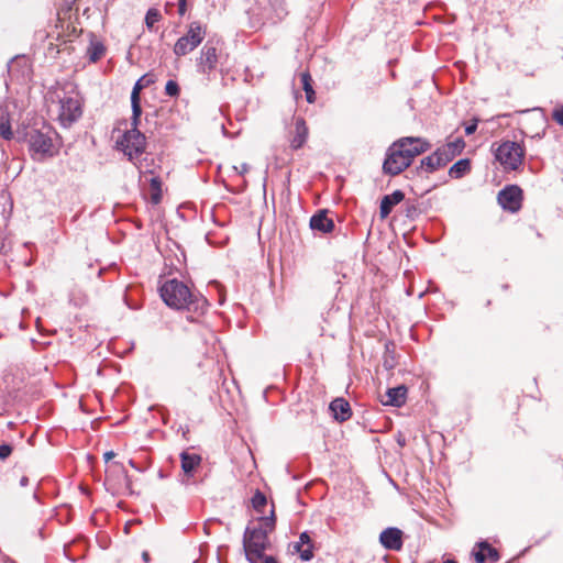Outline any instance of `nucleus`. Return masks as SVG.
<instances>
[{"instance_id": "obj_1", "label": "nucleus", "mask_w": 563, "mask_h": 563, "mask_svg": "<svg viewBox=\"0 0 563 563\" xmlns=\"http://www.w3.org/2000/svg\"><path fill=\"white\" fill-rule=\"evenodd\" d=\"M159 294L164 302L176 310L185 309L190 312L203 313L207 308V300L200 294H195L186 284L176 278L166 280L161 286Z\"/></svg>"}, {"instance_id": "obj_2", "label": "nucleus", "mask_w": 563, "mask_h": 563, "mask_svg": "<svg viewBox=\"0 0 563 563\" xmlns=\"http://www.w3.org/2000/svg\"><path fill=\"white\" fill-rule=\"evenodd\" d=\"M274 505L269 516H258L255 521L249 522V555L265 551L269 545L268 533L275 529Z\"/></svg>"}, {"instance_id": "obj_3", "label": "nucleus", "mask_w": 563, "mask_h": 563, "mask_svg": "<svg viewBox=\"0 0 563 563\" xmlns=\"http://www.w3.org/2000/svg\"><path fill=\"white\" fill-rule=\"evenodd\" d=\"M494 156L504 170H518L523 163L526 148L518 142L506 140L494 148Z\"/></svg>"}, {"instance_id": "obj_4", "label": "nucleus", "mask_w": 563, "mask_h": 563, "mask_svg": "<svg viewBox=\"0 0 563 563\" xmlns=\"http://www.w3.org/2000/svg\"><path fill=\"white\" fill-rule=\"evenodd\" d=\"M206 33V27L199 21L191 22L186 34L175 43L174 54L180 57L191 53L205 40Z\"/></svg>"}, {"instance_id": "obj_5", "label": "nucleus", "mask_w": 563, "mask_h": 563, "mask_svg": "<svg viewBox=\"0 0 563 563\" xmlns=\"http://www.w3.org/2000/svg\"><path fill=\"white\" fill-rule=\"evenodd\" d=\"M132 129L123 133L117 141V148L122 151L129 161L142 155L145 151V136L137 130V124L132 123Z\"/></svg>"}, {"instance_id": "obj_6", "label": "nucleus", "mask_w": 563, "mask_h": 563, "mask_svg": "<svg viewBox=\"0 0 563 563\" xmlns=\"http://www.w3.org/2000/svg\"><path fill=\"white\" fill-rule=\"evenodd\" d=\"M393 145L399 146L398 150L401 152L405 159L409 161V165H411L416 156L426 153L431 147V144L428 141L413 136L401 137L395 141Z\"/></svg>"}, {"instance_id": "obj_7", "label": "nucleus", "mask_w": 563, "mask_h": 563, "mask_svg": "<svg viewBox=\"0 0 563 563\" xmlns=\"http://www.w3.org/2000/svg\"><path fill=\"white\" fill-rule=\"evenodd\" d=\"M523 191L518 185H507L497 195L499 206L511 213L521 209Z\"/></svg>"}, {"instance_id": "obj_8", "label": "nucleus", "mask_w": 563, "mask_h": 563, "mask_svg": "<svg viewBox=\"0 0 563 563\" xmlns=\"http://www.w3.org/2000/svg\"><path fill=\"white\" fill-rule=\"evenodd\" d=\"M398 147V145L391 144L386 151L383 162V173L385 175L397 176L410 166L409 161L405 159Z\"/></svg>"}, {"instance_id": "obj_9", "label": "nucleus", "mask_w": 563, "mask_h": 563, "mask_svg": "<svg viewBox=\"0 0 563 563\" xmlns=\"http://www.w3.org/2000/svg\"><path fill=\"white\" fill-rule=\"evenodd\" d=\"M59 103V122L64 128H68L81 117V102L77 97H64Z\"/></svg>"}, {"instance_id": "obj_10", "label": "nucleus", "mask_w": 563, "mask_h": 563, "mask_svg": "<svg viewBox=\"0 0 563 563\" xmlns=\"http://www.w3.org/2000/svg\"><path fill=\"white\" fill-rule=\"evenodd\" d=\"M155 81L154 76L152 74H145L142 76L134 85L132 93H131V103H132V121L133 124H139L140 117L142 114L140 92L145 87L150 86Z\"/></svg>"}, {"instance_id": "obj_11", "label": "nucleus", "mask_w": 563, "mask_h": 563, "mask_svg": "<svg viewBox=\"0 0 563 563\" xmlns=\"http://www.w3.org/2000/svg\"><path fill=\"white\" fill-rule=\"evenodd\" d=\"M309 228L313 232L328 234L335 229V223L333 219L329 218L328 209H319L311 216L309 220Z\"/></svg>"}, {"instance_id": "obj_12", "label": "nucleus", "mask_w": 563, "mask_h": 563, "mask_svg": "<svg viewBox=\"0 0 563 563\" xmlns=\"http://www.w3.org/2000/svg\"><path fill=\"white\" fill-rule=\"evenodd\" d=\"M404 532L396 527H388L379 534L380 544L389 551H399L404 545Z\"/></svg>"}, {"instance_id": "obj_13", "label": "nucleus", "mask_w": 563, "mask_h": 563, "mask_svg": "<svg viewBox=\"0 0 563 563\" xmlns=\"http://www.w3.org/2000/svg\"><path fill=\"white\" fill-rule=\"evenodd\" d=\"M217 64V48L210 42H207L201 48L200 57L198 59L199 71L209 75L213 69H216Z\"/></svg>"}, {"instance_id": "obj_14", "label": "nucleus", "mask_w": 563, "mask_h": 563, "mask_svg": "<svg viewBox=\"0 0 563 563\" xmlns=\"http://www.w3.org/2000/svg\"><path fill=\"white\" fill-rule=\"evenodd\" d=\"M29 144L30 148L36 154L52 155V139L38 130H32L29 133Z\"/></svg>"}, {"instance_id": "obj_15", "label": "nucleus", "mask_w": 563, "mask_h": 563, "mask_svg": "<svg viewBox=\"0 0 563 563\" xmlns=\"http://www.w3.org/2000/svg\"><path fill=\"white\" fill-rule=\"evenodd\" d=\"M465 147V141L463 137H457L454 141L448 142L442 146L438 147V154L441 156L443 162L448 165L457 155H460Z\"/></svg>"}, {"instance_id": "obj_16", "label": "nucleus", "mask_w": 563, "mask_h": 563, "mask_svg": "<svg viewBox=\"0 0 563 563\" xmlns=\"http://www.w3.org/2000/svg\"><path fill=\"white\" fill-rule=\"evenodd\" d=\"M477 551H473L472 554L476 563H485L489 560L493 563L499 561L500 555L497 549L493 548L486 540H482L476 543Z\"/></svg>"}, {"instance_id": "obj_17", "label": "nucleus", "mask_w": 563, "mask_h": 563, "mask_svg": "<svg viewBox=\"0 0 563 563\" xmlns=\"http://www.w3.org/2000/svg\"><path fill=\"white\" fill-rule=\"evenodd\" d=\"M330 411L333 418L339 422L349 420L352 416L351 406L347 400L342 397L335 398L330 402Z\"/></svg>"}, {"instance_id": "obj_18", "label": "nucleus", "mask_w": 563, "mask_h": 563, "mask_svg": "<svg viewBox=\"0 0 563 563\" xmlns=\"http://www.w3.org/2000/svg\"><path fill=\"white\" fill-rule=\"evenodd\" d=\"M294 550L299 553L301 561L308 562L313 558V544L308 531L299 534V540L294 544Z\"/></svg>"}, {"instance_id": "obj_19", "label": "nucleus", "mask_w": 563, "mask_h": 563, "mask_svg": "<svg viewBox=\"0 0 563 563\" xmlns=\"http://www.w3.org/2000/svg\"><path fill=\"white\" fill-rule=\"evenodd\" d=\"M404 199H405V194L400 189H397L389 195H385L382 198L380 206H379L380 218L382 219L387 218L390 214V212L393 211V208L395 206H397L398 203H400Z\"/></svg>"}, {"instance_id": "obj_20", "label": "nucleus", "mask_w": 563, "mask_h": 563, "mask_svg": "<svg viewBox=\"0 0 563 563\" xmlns=\"http://www.w3.org/2000/svg\"><path fill=\"white\" fill-rule=\"evenodd\" d=\"M446 166L441 156L438 154L435 150L432 154L423 157L420 161V165L417 167V173L426 172L427 174H432L435 170Z\"/></svg>"}, {"instance_id": "obj_21", "label": "nucleus", "mask_w": 563, "mask_h": 563, "mask_svg": "<svg viewBox=\"0 0 563 563\" xmlns=\"http://www.w3.org/2000/svg\"><path fill=\"white\" fill-rule=\"evenodd\" d=\"M386 400H383L385 406L401 407L406 402L407 387L399 385L393 388H388L386 391Z\"/></svg>"}, {"instance_id": "obj_22", "label": "nucleus", "mask_w": 563, "mask_h": 563, "mask_svg": "<svg viewBox=\"0 0 563 563\" xmlns=\"http://www.w3.org/2000/svg\"><path fill=\"white\" fill-rule=\"evenodd\" d=\"M308 137V128L303 118H297L295 121L294 136L290 140V147L299 150L303 146Z\"/></svg>"}, {"instance_id": "obj_23", "label": "nucleus", "mask_w": 563, "mask_h": 563, "mask_svg": "<svg viewBox=\"0 0 563 563\" xmlns=\"http://www.w3.org/2000/svg\"><path fill=\"white\" fill-rule=\"evenodd\" d=\"M472 164L470 158H461L449 168V176L453 179H460L471 172Z\"/></svg>"}, {"instance_id": "obj_24", "label": "nucleus", "mask_w": 563, "mask_h": 563, "mask_svg": "<svg viewBox=\"0 0 563 563\" xmlns=\"http://www.w3.org/2000/svg\"><path fill=\"white\" fill-rule=\"evenodd\" d=\"M181 468L186 475H191L194 470L200 464L201 457L194 453L183 452L180 454Z\"/></svg>"}, {"instance_id": "obj_25", "label": "nucleus", "mask_w": 563, "mask_h": 563, "mask_svg": "<svg viewBox=\"0 0 563 563\" xmlns=\"http://www.w3.org/2000/svg\"><path fill=\"white\" fill-rule=\"evenodd\" d=\"M300 80L302 85V89L306 93V100L308 103H313L316 101V91L313 89V80L308 70L302 71L300 74Z\"/></svg>"}, {"instance_id": "obj_26", "label": "nucleus", "mask_w": 563, "mask_h": 563, "mask_svg": "<svg viewBox=\"0 0 563 563\" xmlns=\"http://www.w3.org/2000/svg\"><path fill=\"white\" fill-rule=\"evenodd\" d=\"M12 135L9 111L5 107H0V136L4 140H11Z\"/></svg>"}, {"instance_id": "obj_27", "label": "nucleus", "mask_w": 563, "mask_h": 563, "mask_svg": "<svg viewBox=\"0 0 563 563\" xmlns=\"http://www.w3.org/2000/svg\"><path fill=\"white\" fill-rule=\"evenodd\" d=\"M397 362H396V351H395V343L393 341H387L385 343V351H384V366L386 369H393L395 368Z\"/></svg>"}, {"instance_id": "obj_28", "label": "nucleus", "mask_w": 563, "mask_h": 563, "mask_svg": "<svg viewBox=\"0 0 563 563\" xmlns=\"http://www.w3.org/2000/svg\"><path fill=\"white\" fill-rule=\"evenodd\" d=\"M251 504H252L253 509L256 512H258L262 516H264L263 508H265L267 506V497L265 496L264 493H262L261 490L256 489L254 495L251 498Z\"/></svg>"}, {"instance_id": "obj_29", "label": "nucleus", "mask_w": 563, "mask_h": 563, "mask_svg": "<svg viewBox=\"0 0 563 563\" xmlns=\"http://www.w3.org/2000/svg\"><path fill=\"white\" fill-rule=\"evenodd\" d=\"M103 54H104V46L101 43L96 42V43L90 44V46L88 48V55H89L90 62L96 63L97 60H99L102 57Z\"/></svg>"}, {"instance_id": "obj_30", "label": "nucleus", "mask_w": 563, "mask_h": 563, "mask_svg": "<svg viewBox=\"0 0 563 563\" xmlns=\"http://www.w3.org/2000/svg\"><path fill=\"white\" fill-rule=\"evenodd\" d=\"M249 563H278L275 556L264 554V551H261L255 554L249 555Z\"/></svg>"}, {"instance_id": "obj_31", "label": "nucleus", "mask_w": 563, "mask_h": 563, "mask_svg": "<svg viewBox=\"0 0 563 563\" xmlns=\"http://www.w3.org/2000/svg\"><path fill=\"white\" fill-rule=\"evenodd\" d=\"M162 18V14L159 13L158 10L156 9H150L147 12H146V15H145V23H146V26L148 30H153L154 27V24L156 22H158Z\"/></svg>"}, {"instance_id": "obj_32", "label": "nucleus", "mask_w": 563, "mask_h": 563, "mask_svg": "<svg viewBox=\"0 0 563 563\" xmlns=\"http://www.w3.org/2000/svg\"><path fill=\"white\" fill-rule=\"evenodd\" d=\"M179 86L175 80H168L165 86V93L169 97H177L179 95Z\"/></svg>"}, {"instance_id": "obj_33", "label": "nucleus", "mask_w": 563, "mask_h": 563, "mask_svg": "<svg viewBox=\"0 0 563 563\" xmlns=\"http://www.w3.org/2000/svg\"><path fill=\"white\" fill-rule=\"evenodd\" d=\"M13 451V446L9 443H2L0 444V460L4 461L7 460Z\"/></svg>"}, {"instance_id": "obj_34", "label": "nucleus", "mask_w": 563, "mask_h": 563, "mask_svg": "<svg viewBox=\"0 0 563 563\" xmlns=\"http://www.w3.org/2000/svg\"><path fill=\"white\" fill-rule=\"evenodd\" d=\"M552 117L558 124L563 126V106L554 108Z\"/></svg>"}, {"instance_id": "obj_35", "label": "nucleus", "mask_w": 563, "mask_h": 563, "mask_svg": "<svg viewBox=\"0 0 563 563\" xmlns=\"http://www.w3.org/2000/svg\"><path fill=\"white\" fill-rule=\"evenodd\" d=\"M477 125H478V120L473 119L472 122H470L465 125V134L472 135L473 133H475V131L477 130Z\"/></svg>"}, {"instance_id": "obj_36", "label": "nucleus", "mask_w": 563, "mask_h": 563, "mask_svg": "<svg viewBox=\"0 0 563 563\" xmlns=\"http://www.w3.org/2000/svg\"><path fill=\"white\" fill-rule=\"evenodd\" d=\"M262 25H264V16L256 20V22H253V21L249 22V27L254 29V30H258Z\"/></svg>"}, {"instance_id": "obj_37", "label": "nucleus", "mask_w": 563, "mask_h": 563, "mask_svg": "<svg viewBox=\"0 0 563 563\" xmlns=\"http://www.w3.org/2000/svg\"><path fill=\"white\" fill-rule=\"evenodd\" d=\"M406 213L407 217L412 218L415 214H417V207L415 205L407 206Z\"/></svg>"}, {"instance_id": "obj_38", "label": "nucleus", "mask_w": 563, "mask_h": 563, "mask_svg": "<svg viewBox=\"0 0 563 563\" xmlns=\"http://www.w3.org/2000/svg\"><path fill=\"white\" fill-rule=\"evenodd\" d=\"M187 11V2H178V13L179 15H184Z\"/></svg>"}, {"instance_id": "obj_39", "label": "nucleus", "mask_w": 563, "mask_h": 563, "mask_svg": "<svg viewBox=\"0 0 563 563\" xmlns=\"http://www.w3.org/2000/svg\"><path fill=\"white\" fill-rule=\"evenodd\" d=\"M242 548H243V551L246 553V529L244 530L243 536H242Z\"/></svg>"}, {"instance_id": "obj_40", "label": "nucleus", "mask_w": 563, "mask_h": 563, "mask_svg": "<svg viewBox=\"0 0 563 563\" xmlns=\"http://www.w3.org/2000/svg\"><path fill=\"white\" fill-rule=\"evenodd\" d=\"M114 455H115V454H114V452L109 451V452H106V453H104L103 457H104V460L108 462V461H110L111 459H113V457H114Z\"/></svg>"}, {"instance_id": "obj_41", "label": "nucleus", "mask_w": 563, "mask_h": 563, "mask_svg": "<svg viewBox=\"0 0 563 563\" xmlns=\"http://www.w3.org/2000/svg\"><path fill=\"white\" fill-rule=\"evenodd\" d=\"M29 484V477L22 476L20 479V486L25 487Z\"/></svg>"}, {"instance_id": "obj_42", "label": "nucleus", "mask_w": 563, "mask_h": 563, "mask_svg": "<svg viewBox=\"0 0 563 563\" xmlns=\"http://www.w3.org/2000/svg\"><path fill=\"white\" fill-rule=\"evenodd\" d=\"M158 186H159V181H158V179H157V178H153V179H152V187H153V188H158Z\"/></svg>"}, {"instance_id": "obj_43", "label": "nucleus", "mask_w": 563, "mask_h": 563, "mask_svg": "<svg viewBox=\"0 0 563 563\" xmlns=\"http://www.w3.org/2000/svg\"><path fill=\"white\" fill-rule=\"evenodd\" d=\"M284 14H286V11L282 8L277 11V16L280 19Z\"/></svg>"}, {"instance_id": "obj_44", "label": "nucleus", "mask_w": 563, "mask_h": 563, "mask_svg": "<svg viewBox=\"0 0 563 563\" xmlns=\"http://www.w3.org/2000/svg\"><path fill=\"white\" fill-rule=\"evenodd\" d=\"M203 530L207 534H209V522H206L205 526H203Z\"/></svg>"}, {"instance_id": "obj_45", "label": "nucleus", "mask_w": 563, "mask_h": 563, "mask_svg": "<svg viewBox=\"0 0 563 563\" xmlns=\"http://www.w3.org/2000/svg\"><path fill=\"white\" fill-rule=\"evenodd\" d=\"M443 563H457L454 559H448Z\"/></svg>"}, {"instance_id": "obj_46", "label": "nucleus", "mask_w": 563, "mask_h": 563, "mask_svg": "<svg viewBox=\"0 0 563 563\" xmlns=\"http://www.w3.org/2000/svg\"><path fill=\"white\" fill-rule=\"evenodd\" d=\"M142 556H143L144 561H148L150 560L147 552H144Z\"/></svg>"}, {"instance_id": "obj_47", "label": "nucleus", "mask_w": 563, "mask_h": 563, "mask_svg": "<svg viewBox=\"0 0 563 563\" xmlns=\"http://www.w3.org/2000/svg\"><path fill=\"white\" fill-rule=\"evenodd\" d=\"M241 168H242V172H245L246 170V164L245 163L241 164Z\"/></svg>"}, {"instance_id": "obj_48", "label": "nucleus", "mask_w": 563, "mask_h": 563, "mask_svg": "<svg viewBox=\"0 0 563 563\" xmlns=\"http://www.w3.org/2000/svg\"><path fill=\"white\" fill-rule=\"evenodd\" d=\"M153 199L157 202L159 200V196H153Z\"/></svg>"}, {"instance_id": "obj_49", "label": "nucleus", "mask_w": 563, "mask_h": 563, "mask_svg": "<svg viewBox=\"0 0 563 563\" xmlns=\"http://www.w3.org/2000/svg\"><path fill=\"white\" fill-rule=\"evenodd\" d=\"M398 443H399L400 445H405V440H398Z\"/></svg>"}, {"instance_id": "obj_50", "label": "nucleus", "mask_w": 563, "mask_h": 563, "mask_svg": "<svg viewBox=\"0 0 563 563\" xmlns=\"http://www.w3.org/2000/svg\"><path fill=\"white\" fill-rule=\"evenodd\" d=\"M247 452H249V454L251 455L252 460L254 461V457H253V455H252V452H251V449H250V448L247 449Z\"/></svg>"}, {"instance_id": "obj_51", "label": "nucleus", "mask_w": 563, "mask_h": 563, "mask_svg": "<svg viewBox=\"0 0 563 563\" xmlns=\"http://www.w3.org/2000/svg\"><path fill=\"white\" fill-rule=\"evenodd\" d=\"M178 2H187V0H178Z\"/></svg>"}]
</instances>
